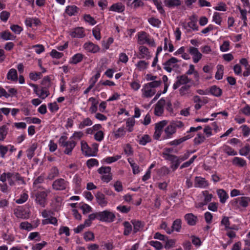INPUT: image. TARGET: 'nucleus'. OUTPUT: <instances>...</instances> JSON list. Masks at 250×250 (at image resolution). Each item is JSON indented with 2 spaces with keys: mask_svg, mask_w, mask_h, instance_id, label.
Wrapping results in <instances>:
<instances>
[{
  "mask_svg": "<svg viewBox=\"0 0 250 250\" xmlns=\"http://www.w3.org/2000/svg\"><path fill=\"white\" fill-rule=\"evenodd\" d=\"M66 139V136H61L59 140V144L61 146L65 148L64 153L68 155H70L77 143L74 140L67 141Z\"/></svg>",
  "mask_w": 250,
  "mask_h": 250,
  "instance_id": "nucleus-1",
  "label": "nucleus"
},
{
  "mask_svg": "<svg viewBox=\"0 0 250 250\" xmlns=\"http://www.w3.org/2000/svg\"><path fill=\"white\" fill-rule=\"evenodd\" d=\"M49 190L38 191L35 194V202L42 208H44L47 203V197L50 193Z\"/></svg>",
  "mask_w": 250,
  "mask_h": 250,
  "instance_id": "nucleus-2",
  "label": "nucleus"
},
{
  "mask_svg": "<svg viewBox=\"0 0 250 250\" xmlns=\"http://www.w3.org/2000/svg\"><path fill=\"white\" fill-rule=\"evenodd\" d=\"M138 43L143 45L147 43L150 46H155L154 40L151 38L150 36L145 32H139L138 34Z\"/></svg>",
  "mask_w": 250,
  "mask_h": 250,
  "instance_id": "nucleus-3",
  "label": "nucleus"
},
{
  "mask_svg": "<svg viewBox=\"0 0 250 250\" xmlns=\"http://www.w3.org/2000/svg\"><path fill=\"white\" fill-rule=\"evenodd\" d=\"M97 171L101 175V179L103 182L108 183L112 179L110 167H102L97 170Z\"/></svg>",
  "mask_w": 250,
  "mask_h": 250,
  "instance_id": "nucleus-4",
  "label": "nucleus"
},
{
  "mask_svg": "<svg viewBox=\"0 0 250 250\" xmlns=\"http://www.w3.org/2000/svg\"><path fill=\"white\" fill-rule=\"evenodd\" d=\"M115 218L114 213L109 210L99 212V220L101 221L111 223L115 220Z\"/></svg>",
  "mask_w": 250,
  "mask_h": 250,
  "instance_id": "nucleus-5",
  "label": "nucleus"
},
{
  "mask_svg": "<svg viewBox=\"0 0 250 250\" xmlns=\"http://www.w3.org/2000/svg\"><path fill=\"white\" fill-rule=\"evenodd\" d=\"M168 150V149H165L164 150L162 153V156L165 159L167 160L170 161L171 162H175V164H172L171 165V168L173 170H175L179 167L180 164V161H179V159H178L177 156L168 153L167 152V151Z\"/></svg>",
  "mask_w": 250,
  "mask_h": 250,
  "instance_id": "nucleus-6",
  "label": "nucleus"
},
{
  "mask_svg": "<svg viewBox=\"0 0 250 250\" xmlns=\"http://www.w3.org/2000/svg\"><path fill=\"white\" fill-rule=\"evenodd\" d=\"M7 180L9 184L12 186L15 185V182L18 181L19 184H25L24 181L22 177L20 176L19 173L17 172H7Z\"/></svg>",
  "mask_w": 250,
  "mask_h": 250,
  "instance_id": "nucleus-7",
  "label": "nucleus"
},
{
  "mask_svg": "<svg viewBox=\"0 0 250 250\" xmlns=\"http://www.w3.org/2000/svg\"><path fill=\"white\" fill-rule=\"evenodd\" d=\"M190 21L187 23H183V27L186 30L187 32L190 33L191 31H198V26L196 24V20L194 17L190 18Z\"/></svg>",
  "mask_w": 250,
  "mask_h": 250,
  "instance_id": "nucleus-8",
  "label": "nucleus"
},
{
  "mask_svg": "<svg viewBox=\"0 0 250 250\" xmlns=\"http://www.w3.org/2000/svg\"><path fill=\"white\" fill-rule=\"evenodd\" d=\"M191 81L187 74L182 75L177 77L176 82L173 85V89H177L181 85H187Z\"/></svg>",
  "mask_w": 250,
  "mask_h": 250,
  "instance_id": "nucleus-9",
  "label": "nucleus"
},
{
  "mask_svg": "<svg viewBox=\"0 0 250 250\" xmlns=\"http://www.w3.org/2000/svg\"><path fill=\"white\" fill-rule=\"evenodd\" d=\"M30 86L34 88V92L41 98L44 99L47 97L49 95V91L45 87H42L41 89H39L37 85L30 83Z\"/></svg>",
  "mask_w": 250,
  "mask_h": 250,
  "instance_id": "nucleus-10",
  "label": "nucleus"
},
{
  "mask_svg": "<svg viewBox=\"0 0 250 250\" xmlns=\"http://www.w3.org/2000/svg\"><path fill=\"white\" fill-rule=\"evenodd\" d=\"M250 202V198L243 196L234 199L232 201V205L236 206H241L246 208L248 206Z\"/></svg>",
  "mask_w": 250,
  "mask_h": 250,
  "instance_id": "nucleus-11",
  "label": "nucleus"
},
{
  "mask_svg": "<svg viewBox=\"0 0 250 250\" xmlns=\"http://www.w3.org/2000/svg\"><path fill=\"white\" fill-rule=\"evenodd\" d=\"M179 61L175 57H171L167 62L163 63L164 69L167 72L170 73L172 71V68L176 65V63Z\"/></svg>",
  "mask_w": 250,
  "mask_h": 250,
  "instance_id": "nucleus-12",
  "label": "nucleus"
},
{
  "mask_svg": "<svg viewBox=\"0 0 250 250\" xmlns=\"http://www.w3.org/2000/svg\"><path fill=\"white\" fill-rule=\"evenodd\" d=\"M141 91L142 92V97L143 98L151 97L156 93V90L155 89L151 88L146 84L143 85Z\"/></svg>",
  "mask_w": 250,
  "mask_h": 250,
  "instance_id": "nucleus-13",
  "label": "nucleus"
},
{
  "mask_svg": "<svg viewBox=\"0 0 250 250\" xmlns=\"http://www.w3.org/2000/svg\"><path fill=\"white\" fill-rule=\"evenodd\" d=\"M165 100L164 98H161L155 104L154 108V114L155 115L159 116L163 114L165 104Z\"/></svg>",
  "mask_w": 250,
  "mask_h": 250,
  "instance_id": "nucleus-14",
  "label": "nucleus"
},
{
  "mask_svg": "<svg viewBox=\"0 0 250 250\" xmlns=\"http://www.w3.org/2000/svg\"><path fill=\"white\" fill-rule=\"evenodd\" d=\"M139 59H146L148 60L151 58V55L149 49L146 46L141 45L139 47Z\"/></svg>",
  "mask_w": 250,
  "mask_h": 250,
  "instance_id": "nucleus-15",
  "label": "nucleus"
},
{
  "mask_svg": "<svg viewBox=\"0 0 250 250\" xmlns=\"http://www.w3.org/2000/svg\"><path fill=\"white\" fill-rule=\"evenodd\" d=\"M95 198L98 204L103 208L107 206L108 201L105 198V195L101 192H97L95 194Z\"/></svg>",
  "mask_w": 250,
  "mask_h": 250,
  "instance_id": "nucleus-16",
  "label": "nucleus"
},
{
  "mask_svg": "<svg viewBox=\"0 0 250 250\" xmlns=\"http://www.w3.org/2000/svg\"><path fill=\"white\" fill-rule=\"evenodd\" d=\"M209 185L208 182L204 178L196 176L194 180V187L197 188H206Z\"/></svg>",
  "mask_w": 250,
  "mask_h": 250,
  "instance_id": "nucleus-17",
  "label": "nucleus"
},
{
  "mask_svg": "<svg viewBox=\"0 0 250 250\" xmlns=\"http://www.w3.org/2000/svg\"><path fill=\"white\" fill-rule=\"evenodd\" d=\"M67 182L63 179H59L55 180L52 185L53 188L56 190H63L67 187Z\"/></svg>",
  "mask_w": 250,
  "mask_h": 250,
  "instance_id": "nucleus-18",
  "label": "nucleus"
},
{
  "mask_svg": "<svg viewBox=\"0 0 250 250\" xmlns=\"http://www.w3.org/2000/svg\"><path fill=\"white\" fill-rule=\"evenodd\" d=\"M188 52L192 55L193 61L194 63H197L202 58V55L197 48L190 47Z\"/></svg>",
  "mask_w": 250,
  "mask_h": 250,
  "instance_id": "nucleus-19",
  "label": "nucleus"
},
{
  "mask_svg": "<svg viewBox=\"0 0 250 250\" xmlns=\"http://www.w3.org/2000/svg\"><path fill=\"white\" fill-rule=\"evenodd\" d=\"M83 48L86 51L93 53H97L100 50V47L91 42H85Z\"/></svg>",
  "mask_w": 250,
  "mask_h": 250,
  "instance_id": "nucleus-20",
  "label": "nucleus"
},
{
  "mask_svg": "<svg viewBox=\"0 0 250 250\" xmlns=\"http://www.w3.org/2000/svg\"><path fill=\"white\" fill-rule=\"evenodd\" d=\"M81 150L83 154L85 156H94V152L92 151L91 148L89 147L87 143L84 141H81Z\"/></svg>",
  "mask_w": 250,
  "mask_h": 250,
  "instance_id": "nucleus-21",
  "label": "nucleus"
},
{
  "mask_svg": "<svg viewBox=\"0 0 250 250\" xmlns=\"http://www.w3.org/2000/svg\"><path fill=\"white\" fill-rule=\"evenodd\" d=\"M72 38H82L85 36L84 29L82 27H77L72 30L69 34Z\"/></svg>",
  "mask_w": 250,
  "mask_h": 250,
  "instance_id": "nucleus-22",
  "label": "nucleus"
},
{
  "mask_svg": "<svg viewBox=\"0 0 250 250\" xmlns=\"http://www.w3.org/2000/svg\"><path fill=\"white\" fill-rule=\"evenodd\" d=\"M165 136H164V139L170 138L176 132V130L171 124L168 125L164 130Z\"/></svg>",
  "mask_w": 250,
  "mask_h": 250,
  "instance_id": "nucleus-23",
  "label": "nucleus"
},
{
  "mask_svg": "<svg viewBox=\"0 0 250 250\" xmlns=\"http://www.w3.org/2000/svg\"><path fill=\"white\" fill-rule=\"evenodd\" d=\"M184 217L188 225L194 226L196 224L197 217L192 213L186 214Z\"/></svg>",
  "mask_w": 250,
  "mask_h": 250,
  "instance_id": "nucleus-24",
  "label": "nucleus"
},
{
  "mask_svg": "<svg viewBox=\"0 0 250 250\" xmlns=\"http://www.w3.org/2000/svg\"><path fill=\"white\" fill-rule=\"evenodd\" d=\"M220 149L229 156H235L237 154V152L233 148L227 145H223Z\"/></svg>",
  "mask_w": 250,
  "mask_h": 250,
  "instance_id": "nucleus-25",
  "label": "nucleus"
},
{
  "mask_svg": "<svg viewBox=\"0 0 250 250\" xmlns=\"http://www.w3.org/2000/svg\"><path fill=\"white\" fill-rule=\"evenodd\" d=\"M164 3L168 8H173L181 4L180 0H165Z\"/></svg>",
  "mask_w": 250,
  "mask_h": 250,
  "instance_id": "nucleus-26",
  "label": "nucleus"
},
{
  "mask_svg": "<svg viewBox=\"0 0 250 250\" xmlns=\"http://www.w3.org/2000/svg\"><path fill=\"white\" fill-rule=\"evenodd\" d=\"M217 195L220 199V202L221 203H225L229 198V195L227 192L223 189H220L217 191Z\"/></svg>",
  "mask_w": 250,
  "mask_h": 250,
  "instance_id": "nucleus-27",
  "label": "nucleus"
},
{
  "mask_svg": "<svg viewBox=\"0 0 250 250\" xmlns=\"http://www.w3.org/2000/svg\"><path fill=\"white\" fill-rule=\"evenodd\" d=\"M79 8L75 5H69L66 7L65 13L70 16L76 15L79 12Z\"/></svg>",
  "mask_w": 250,
  "mask_h": 250,
  "instance_id": "nucleus-28",
  "label": "nucleus"
},
{
  "mask_svg": "<svg viewBox=\"0 0 250 250\" xmlns=\"http://www.w3.org/2000/svg\"><path fill=\"white\" fill-rule=\"evenodd\" d=\"M37 144L33 143L26 150L27 157L29 159H31L35 154V151L37 148Z\"/></svg>",
  "mask_w": 250,
  "mask_h": 250,
  "instance_id": "nucleus-29",
  "label": "nucleus"
},
{
  "mask_svg": "<svg viewBox=\"0 0 250 250\" xmlns=\"http://www.w3.org/2000/svg\"><path fill=\"white\" fill-rule=\"evenodd\" d=\"M192 136L190 135H188L186 136L182 137L179 139L174 140L172 141H171L169 143V144L170 146H178L181 144L182 143L186 141V140L191 138Z\"/></svg>",
  "mask_w": 250,
  "mask_h": 250,
  "instance_id": "nucleus-30",
  "label": "nucleus"
},
{
  "mask_svg": "<svg viewBox=\"0 0 250 250\" xmlns=\"http://www.w3.org/2000/svg\"><path fill=\"white\" fill-rule=\"evenodd\" d=\"M7 78L12 81H17L18 80L17 70L14 68L10 69L7 73Z\"/></svg>",
  "mask_w": 250,
  "mask_h": 250,
  "instance_id": "nucleus-31",
  "label": "nucleus"
},
{
  "mask_svg": "<svg viewBox=\"0 0 250 250\" xmlns=\"http://www.w3.org/2000/svg\"><path fill=\"white\" fill-rule=\"evenodd\" d=\"M14 214L16 216L19 218L25 219L29 217L22 208H18L14 210Z\"/></svg>",
  "mask_w": 250,
  "mask_h": 250,
  "instance_id": "nucleus-32",
  "label": "nucleus"
},
{
  "mask_svg": "<svg viewBox=\"0 0 250 250\" xmlns=\"http://www.w3.org/2000/svg\"><path fill=\"white\" fill-rule=\"evenodd\" d=\"M125 10V7L121 3H117L113 4L110 8V10L117 12L118 13L122 12Z\"/></svg>",
  "mask_w": 250,
  "mask_h": 250,
  "instance_id": "nucleus-33",
  "label": "nucleus"
},
{
  "mask_svg": "<svg viewBox=\"0 0 250 250\" xmlns=\"http://www.w3.org/2000/svg\"><path fill=\"white\" fill-rule=\"evenodd\" d=\"M182 228V221L180 219H177L175 221H173L171 229H173V231H176V232H179Z\"/></svg>",
  "mask_w": 250,
  "mask_h": 250,
  "instance_id": "nucleus-34",
  "label": "nucleus"
},
{
  "mask_svg": "<svg viewBox=\"0 0 250 250\" xmlns=\"http://www.w3.org/2000/svg\"><path fill=\"white\" fill-rule=\"evenodd\" d=\"M232 164L234 165L243 167L246 165V161L243 158L236 157L233 158Z\"/></svg>",
  "mask_w": 250,
  "mask_h": 250,
  "instance_id": "nucleus-35",
  "label": "nucleus"
},
{
  "mask_svg": "<svg viewBox=\"0 0 250 250\" xmlns=\"http://www.w3.org/2000/svg\"><path fill=\"white\" fill-rule=\"evenodd\" d=\"M93 123L91 120L89 118H85L83 119L79 125V128L80 129H83L85 126H90L92 125Z\"/></svg>",
  "mask_w": 250,
  "mask_h": 250,
  "instance_id": "nucleus-36",
  "label": "nucleus"
},
{
  "mask_svg": "<svg viewBox=\"0 0 250 250\" xmlns=\"http://www.w3.org/2000/svg\"><path fill=\"white\" fill-rule=\"evenodd\" d=\"M58 221L56 217L50 216L49 218L43 219L42 220V224L43 225H47V224H53L54 225L57 226L58 225Z\"/></svg>",
  "mask_w": 250,
  "mask_h": 250,
  "instance_id": "nucleus-37",
  "label": "nucleus"
},
{
  "mask_svg": "<svg viewBox=\"0 0 250 250\" xmlns=\"http://www.w3.org/2000/svg\"><path fill=\"white\" fill-rule=\"evenodd\" d=\"M1 37L4 40H14L16 36L12 35L9 31H4L1 33Z\"/></svg>",
  "mask_w": 250,
  "mask_h": 250,
  "instance_id": "nucleus-38",
  "label": "nucleus"
},
{
  "mask_svg": "<svg viewBox=\"0 0 250 250\" xmlns=\"http://www.w3.org/2000/svg\"><path fill=\"white\" fill-rule=\"evenodd\" d=\"M210 92L212 95L216 97H219L222 94V90L219 87L213 85L210 87Z\"/></svg>",
  "mask_w": 250,
  "mask_h": 250,
  "instance_id": "nucleus-39",
  "label": "nucleus"
},
{
  "mask_svg": "<svg viewBox=\"0 0 250 250\" xmlns=\"http://www.w3.org/2000/svg\"><path fill=\"white\" fill-rule=\"evenodd\" d=\"M8 128L6 125H3L0 127V141H3L8 133Z\"/></svg>",
  "mask_w": 250,
  "mask_h": 250,
  "instance_id": "nucleus-40",
  "label": "nucleus"
},
{
  "mask_svg": "<svg viewBox=\"0 0 250 250\" xmlns=\"http://www.w3.org/2000/svg\"><path fill=\"white\" fill-rule=\"evenodd\" d=\"M191 85L187 84L182 86L179 89V93L181 96H185L189 93V89Z\"/></svg>",
  "mask_w": 250,
  "mask_h": 250,
  "instance_id": "nucleus-41",
  "label": "nucleus"
},
{
  "mask_svg": "<svg viewBox=\"0 0 250 250\" xmlns=\"http://www.w3.org/2000/svg\"><path fill=\"white\" fill-rule=\"evenodd\" d=\"M148 22L153 26L155 27H159L161 21L155 17H151L148 19Z\"/></svg>",
  "mask_w": 250,
  "mask_h": 250,
  "instance_id": "nucleus-42",
  "label": "nucleus"
},
{
  "mask_svg": "<svg viewBox=\"0 0 250 250\" xmlns=\"http://www.w3.org/2000/svg\"><path fill=\"white\" fill-rule=\"evenodd\" d=\"M217 71L215 74V78L217 80L222 79L224 72V67L222 65H218L217 66Z\"/></svg>",
  "mask_w": 250,
  "mask_h": 250,
  "instance_id": "nucleus-43",
  "label": "nucleus"
},
{
  "mask_svg": "<svg viewBox=\"0 0 250 250\" xmlns=\"http://www.w3.org/2000/svg\"><path fill=\"white\" fill-rule=\"evenodd\" d=\"M222 225L225 226V230L234 229V227H229L230 222L228 217H224L221 222Z\"/></svg>",
  "mask_w": 250,
  "mask_h": 250,
  "instance_id": "nucleus-44",
  "label": "nucleus"
},
{
  "mask_svg": "<svg viewBox=\"0 0 250 250\" xmlns=\"http://www.w3.org/2000/svg\"><path fill=\"white\" fill-rule=\"evenodd\" d=\"M148 62L145 61H140L136 64V66L140 70H144L147 68Z\"/></svg>",
  "mask_w": 250,
  "mask_h": 250,
  "instance_id": "nucleus-45",
  "label": "nucleus"
},
{
  "mask_svg": "<svg viewBox=\"0 0 250 250\" xmlns=\"http://www.w3.org/2000/svg\"><path fill=\"white\" fill-rule=\"evenodd\" d=\"M20 228L21 229L30 231L33 229V226L28 222H23L20 224Z\"/></svg>",
  "mask_w": 250,
  "mask_h": 250,
  "instance_id": "nucleus-46",
  "label": "nucleus"
},
{
  "mask_svg": "<svg viewBox=\"0 0 250 250\" xmlns=\"http://www.w3.org/2000/svg\"><path fill=\"white\" fill-rule=\"evenodd\" d=\"M151 140V139L150 136L148 135L145 134L140 138L139 143L141 145L145 146L147 143L150 142Z\"/></svg>",
  "mask_w": 250,
  "mask_h": 250,
  "instance_id": "nucleus-47",
  "label": "nucleus"
},
{
  "mask_svg": "<svg viewBox=\"0 0 250 250\" xmlns=\"http://www.w3.org/2000/svg\"><path fill=\"white\" fill-rule=\"evenodd\" d=\"M131 222L134 226L133 231L134 233L139 231L143 227L142 223L139 221L132 220Z\"/></svg>",
  "mask_w": 250,
  "mask_h": 250,
  "instance_id": "nucleus-48",
  "label": "nucleus"
},
{
  "mask_svg": "<svg viewBox=\"0 0 250 250\" xmlns=\"http://www.w3.org/2000/svg\"><path fill=\"white\" fill-rule=\"evenodd\" d=\"M124 226L125 227L124 234L125 235H129L132 230L131 225L128 222L125 221L124 223Z\"/></svg>",
  "mask_w": 250,
  "mask_h": 250,
  "instance_id": "nucleus-49",
  "label": "nucleus"
},
{
  "mask_svg": "<svg viewBox=\"0 0 250 250\" xmlns=\"http://www.w3.org/2000/svg\"><path fill=\"white\" fill-rule=\"evenodd\" d=\"M125 153L127 156H131L133 154V150L131 145L129 144L125 145L124 146Z\"/></svg>",
  "mask_w": 250,
  "mask_h": 250,
  "instance_id": "nucleus-50",
  "label": "nucleus"
},
{
  "mask_svg": "<svg viewBox=\"0 0 250 250\" xmlns=\"http://www.w3.org/2000/svg\"><path fill=\"white\" fill-rule=\"evenodd\" d=\"M83 58V55L80 53H77L74 55L72 58L71 62L74 64H77V63L81 62Z\"/></svg>",
  "mask_w": 250,
  "mask_h": 250,
  "instance_id": "nucleus-51",
  "label": "nucleus"
},
{
  "mask_svg": "<svg viewBox=\"0 0 250 250\" xmlns=\"http://www.w3.org/2000/svg\"><path fill=\"white\" fill-rule=\"evenodd\" d=\"M202 194L204 196V204H207L211 201L212 198V194L209 193L208 191L207 190L203 191Z\"/></svg>",
  "mask_w": 250,
  "mask_h": 250,
  "instance_id": "nucleus-52",
  "label": "nucleus"
},
{
  "mask_svg": "<svg viewBox=\"0 0 250 250\" xmlns=\"http://www.w3.org/2000/svg\"><path fill=\"white\" fill-rule=\"evenodd\" d=\"M125 134V131L124 127H120L114 132V136L116 138L123 137Z\"/></svg>",
  "mask_w": 250,
  "mask_h": 250,
  "instance_id": "nucleus-53",
  "label": "nucleus"
},
{
  "mask_svg": "<svg viewBox=\"0 0 250 250\" xmlns=\"http://www.w3.org/2000/svg\"><path fill=\"white\" fill-rule=\"evenodd\" d=\"M24 120H25L28 124L33 123L39 124L41 123V120L40 119L36 117H26L24 119Z\"/></svg>",
  "mask_w": 250,
  "mask_h": 250,
  "instance_id": "nucleus-54",
  "label": "nucleus"
},
{
  "mask_svg": "<svg viewBox=\"0 0 250 250\" xmlns=\"http://www.w3.org/2000/svg\"><path fill=\"white\" fill-rule=\"evenodd\" d=\"M121 158V155H116L113 157H108L104 159V161L107 163L110 164L113 162H115L120 159Z\"/></svg>",
  "mask_w": 250,
  "mask_h": 250,
  "instance_id": "nucleus-55",
  "label": "nucleus"
},
{
  "mask_svg": "<svg viewBox=\"0 0 250 250\" xmlns=\"http://www.w3.org/2000/svg\"><path fill=\"white\" fill-rule=\"evenodd\" d=\"M83 238L86 241H93L94 239V234L91 231H87L84 233Z\"/></svg>",
  "mask_w": 250,
  "mask_h": 250,
  "instance_id": "nucleus-56",
  "label": "nucleus"
},
{
  "mask_svg": "<svg viewBox=\"0 0 250 250\" xmlns=\"http://www.w3.org/2000/svg\"><path fill=\"white\" fill-rule=\"evenodd\" d=\"M28 238V239L30 240H35L36 241H40L41 240L40 234L38 232H34L30 233Z\"/></svg>",
  "mask_w": 250,
  "mask_h": 250,
  "instance_id": "nucleus-57",
  "label": "nucleus"
},
{
  "mask_svg": "<svg viewBox=\"0 0 250 250\" xmlns=\"http://www.w3.org/2000/svg\"><path fill=\"white\" fill-rule=\"evenodd\" d=\"M176 240L175 239H169L166 241L165 248L166 249H169L175 246Z\"/></svg>",
  "mask_w": 250,
  "mask_h": 250,
  "instance_id": "nucleus-58",
  "label": "nucleus"
},
{
  "mask_svg": "<svg viewBox=\"0 0 250 250\" xmlns=\"http://www.w3.org/2000/svg\"><path fill=\"white\" fill-rule=\"evenodd\" d=\"M94 139L98 142H101L104 138V133L103 131L99 130L94 134Z\"/></svg>",
  "mask_w": 250,
  "mask_h": 250,
  "instance_id": "nucleus-59",
  "label": "nucleus"
},
{
  "mask_svg": "<svg viewBox=\"0 0 250 250\" xmlns=\"http://www.w3.org/2000/svg\"><path fill=\"white\" fill-rule=\"evenodd\" d=\"M41 75H42L41 72L37 73V72H32L29 74V78L32 80L36 81H37L38 80L41 79Z\"/></svg>",
  "mask_w": 250,
  "mask_h": 250,
  "instance_id": "nucleus-60",
  "label": "nucleus"
},
{
  "mask_svg": "<svg viewBox=\"0 0 250 250\" xmlns=\"http://www.w3.org/2000/svg\"><path fill=\"white\" fill-rule=\"evenodd\" d=\"M28 198V195L26 193H22L20 198L16 201V203L17 204H22L25 202Z\"/></svg>",
  "mask_w": 250,
  "mask_h": 250,
  "instance_id": "nucleus-61",
  "label": "nucleus"
},
{
  "mask_svg": "<svg viewBox=\"0 0 250 250\" xmlns=\"http://www.w3.org/2000/svg\"><path fill=\"white\" fill-rule=\"evenodd\" d=\"M205 140V137L201 134H198L197 137L194 139L195 145H199L202 143Z\"/></svg>",
  "mask_w": 250,
  "mask_h": 250,
  "instance_id": "nucleus-62",
  "label": "nucleus"
},
{
  "mask_svg": "<svg viewBox=\"0 0 250 250\" xmlns=\"http://www.w3.org/2000/svg\"><path fill=\"white\" fill-rule=\"evenodd\" d=\"M10 29L13 32L17 34H19L23 30V29L21 26L16 24L12 25L10 26Z\"/></svg>",
  "mask_w": 250,
  "mask_h": 250,
  "instance_id": "nucleus-63",
  "label": "nucleus"
},
{
  "mask_svg": "<svg viewBox=\"0 0 250 250\" xmlns=\"http://www.w3.org/2000/svg\"><path fill=\"white\" fill-rule=\"evenodd\" d=\"M230 43L229 41H225L220 46V50L222 52H226L229 49Z\"/></svg>",
  "mask_w": 250,
  "mask_h": 250,
  "instance_id": "nucleus-64",
  "label": "nucleus"
}]
</instances>
